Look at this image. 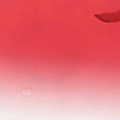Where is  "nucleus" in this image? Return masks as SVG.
I'll return each mask as SVG.
<instances>
[{
  "label": "nucleus",
  "mask_w": 120,
  "mask_h": 120,
  "mask_svg": "<svg viewBox=\"0 0 120 120\" xmlns=\"http://www.w3.org/2000/svg\"><path fill=\"white\" fill-rule=\"evenodd\" d=\"M102 15L105 18L104 19H101L102 21L105 22H114L120 20H118L117 17L113 16H109L103 15Z\"/></svg>",
  "instance_id": "f257e3e1"
},
{
  "label": "nucleus",
  "mask_w": 120,
  "mask_h": 120,
  "mask_svg": "<svg viewBox=\"0 0 120 120\" xmlns=\"http://www.w3.org/2000/svg\"><path fill=\"white\" fill-rule=\"evenodd\" d=\"M94 15L96 16L98 19L100 20H101V19H104L100 15Z\"/></svg>",
  "instance_id": "f03ea898"
}]
</instances>
